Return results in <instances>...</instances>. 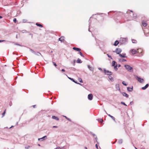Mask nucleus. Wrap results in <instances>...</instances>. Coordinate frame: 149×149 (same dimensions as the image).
Segmentation results:
<instances>
[{
	"label": "nucleus",
	"mask_w": 149,
	"mask_h": 149,
	"mask_svg": "<svg viewBox=\"0 0 149 149\" xmlns=\"http://www.w3.org/2000/svg\"><path fill=\"white\" fill-rule=\"evenodd\" d=\"M38 55H38V54H37Z\"/></svg>",
	"instance_id": "nucleus-49"
},
{
	"label": "nucleus",
	"mask_w": 149,
	"mask_h": 149,
	"mask_svg": "<svg viewBox=\"0 0 149 149\" xmlns=\"http://www.w3.org/2000/svg\"><path fill=\"white\" fill-rule=\"evenodd\" d=\"M37 53L39 54L40 55L42 56V54H41L39 52H38Z\"/></svg>",
	"instance_id": "nucleus-40"
},
{
	"label": "nucleus",
	"mask_w": 149,
	"mask_h": 149,
	"mask_svg": "<svg viewBox=\"0 0 149 149\" xmlns=\"http://www.w3.org/2000/svg\"><path fill=\"white\" fill-rule=\"evenodd\" d=\"M121 103L122 104H123L124 105L127 106V105L124 102H121Z\"/></svg>",
	"instance_id": "nucleus-33"
},
{
	"label": "nucleus",
	"mask_w": 149,
	"mask_h": 149,
	"mask_svg": "<svg viewBox=\"0 0 149 149\" xmlns=\"http://www.w3.org/2000/svg\"><path fill=\"white\" fill-rule=\"evenodd\" d=\"M109 79L111 81H112L113 80V78L111 76L109 77Z\"/></svg>",
	"instance_id": "nucleus-27"
},
{
	"label": "nucleus",
	"mask_w": 149,
	"mask_h": 149,
	"mask_svg": "<svg viewBox=\"0 0 149 149\" xmlns=\"http://www.w3.org/2000/svg\"><path fill=\"white\" fill-rule=\"evenodd\" d=\"M132 42L133 43H136L137 42L136 40L134 39H132Z\"/></svg>",
	"instance_id": "nucleus-22"
},
{
	"label": "nucleus",
	"mask_w": 149,
	"mask_h": 149,
	"mask_svg": "<svg viewBox=\"0 0 149 149\" xmlns=\"http://www.w3.org/2000/svg\"><path fill=\"white\" fill-rule=\"evenodd\" d=\"M126 69L129 71L130 72H132L133 71V69L129 65H125V66Z\"/></svg>",
	"instance_id": "nucleus-2"
},
{
	"label": "nucleus",
	"mask_w": 149,
	"mask_h": 149,
	"mask_svg": "<svg viewBox=\"0 0 149 149\" xmlns=\"http://www.w3.org/2000/svg\"><path fill=\"white\" fill-rule=\"evenodd\" d=\"M73 49L78 52H80L81 50V49L79 48L74 47L73 48Z\"/></svg>",
	"instance_id": "nucleus-10"
},
{
	"label": "nucleus",
	"mask_w": 149,
	"mask_h": 149,
	"mask_svg": "<svg viewBox=\"0 0 149 149\" xmlns=\"http://www.w3.org/2000/svg\"><path fill=\"white\" fill-rule=\"evenodd\" d=\"M2 17L1 16H0V18H2Z\"/></svg>",
	"instance_id": "nucleus-44"
},
{
	"label": "nucleus",
	"mask_w": 149,
	"mask_h": 149,
	"mask_svg": "<svg viewBox=\"0 0 149 149\" xmlns=\"http://www.w3.org/2000/svg\"><path fill=\"white\" fill-rule=\"evenodd\" d=\"M85 148L86 149H87V147H85Z\"/></svg>",
	"instance_id": "nucleus-45"
},
{
	"label": "nucleus",
	"mask_w": 149,
	"mask_h": 149,
	"mask_svg": "<svg viewBox=\"0 0 149 149\" xmlns=\"http://www.w3.org/2000/svg\"><path fill=\"white\" fill-rule=\"evenodd\" d=\"M105 111V112H106V113H107V115H108L110 117H111V118L114 121H115V118H114V117H113V116H111V115H110V114H108V113H107V112L106 111Z\"/></svg>",
	"instance_id": "nucleus-9"
},
{
	"label": "nucleus",
	"mask_w": 149,
	"mask_h": 149,
	"mask_svg": "<svg viewBox=\"0 0 149 149\" xmlns=\"http://www.w3.org/2000/svg\"><path fill=\"white\" fill-rule=\"evenodd\" d=\"M79 82L80 83H82L83 81H82V79L81 78H79Z\"/></svg>",
	"instance_id": "nucleus-28"
},
{
	"label": "nucleus",
	"mask_w": 149,
	"mask_h": 149,
	"mask_svg": "<svg viewBox=\"0 0 149 149\" xmlns=\"http://www.w3.org/2000/svg\"><path fill=\"white\" fill-rule=\"evenodd\" d=\"M16 45H19L18 44H16Z\"/></svg>",
	"instance_id": "nucleus-46"
},
{
	"label": "nucleus",
	"mask_w": 149,
	"mask_h": 149,
	"mask_svg": "<svg viewBox=\"0 0 149 149\" xmlns=\"http://www.w3.org/2000/svg\"><path fill=\"white\" fill-rule=\"evenodd\" d=\"M77 62L78 63H81L82 62L81 61L80 59L78 58L77 61Z\"/></svg>",
	"instance_id": "nucleus-19"
},
{
	"label": "nucleus",
	"mask_w": 149,
	"mask_h": 149,
	"mask_svg": "<svg viewBox=\"0 0 149 149\" xmlns=\"http://www.w3.org/2000/svg\"><path fill=\"white\" fill-rule=\"evenodd\" d=\"M112 66H114V69L117 70L118 69L116 63L115 61H113L112 62Z\"/></svg>",
	"instance_id": "nucleus-4"
},
{
	"label": "nucleus",
	"mask_w": 149,
	"mask_h": 149,
	"mask_svg": "<svg viewBox=\"0 0 149 149\" xmlns=\"http://www.w3.org/2000/svg\"><path fill=\"white\" fill-rule=\"evenodd\" d=\"M61 71H62V72H65V70L64 69H63L61 70Z\"/></svg>",
	"instance_id": "nucleus-38"
},
{
	"label": "nucleus",
	"mask_w": 149,
	"mask_h": 149,
	"mask_svg": "<svg viewBox=\"0 0 149 149\" xmlns=\"http://www.w3.org/2000/svg\"><path fill=\"white\" fill-rule=\"evenodd\" d=\"M122 84L125 86H126L127 85V84L125 83V82L124 81H123L122 82Z\"/></svg>",
	"instance_id": "nucleus-24"
},
{
	"label": "nucleus",
	"mask_w": 149,
	"mask_h": 149,
	"mask_svg": "<svg viewBox=\"0 0 149 149\" xmlns=\"http://www.w3.org/2000/svg\"><path fill=\"white\" fill-rule=\"evenodd\" d=\"M38 55H38V54H37Z\"/></svg>",
	"instance_id": "nucleus-48"
},
{
	"label": "nucleus",
	"mask_w": 149,
	"mask_h": 149,
	"mask_svg": "<svg viewBox=\"0 0 149 149\" xmlns=\"http://www.w3.org/2000/svg\"><path fill=\"white\" fill-rule=\"evenodd\" d=\"M122 142H123V140L122 139H120V140H119L118 141V143L120 144L122 143Z\"/></svg>",
	"instance_id": "nucleus-23"
},
{
	"label": "nucleus",
	"mask_w": 149,
	"mask_h": 149,
	"mask_svg": "<svg viewBox=\"0 0 149 149\" xmlns=\"http://www.w3.org/2000/svg\"><path fill=\"white\" fill-rule=\"evenodd\" d=\"M119 43V42H118V41L117 40H116L115 41V42L114 44V45L115 46H116Z\"/></svg>",
	"instance_id": "nucleus-17"
},
{
	"label": "nucleus",
	"mask_w": 149,
	"mask_h": 149,
	"mask_svg": "<svg viewBox=\"0 0 149 149\" xmlns=\"http://www.w3.org/2000/svg\"><path fill=\"white\" fill-rule=\"evenodd\" d=\"M107 55H108V56L109 57V58H111V56H109V55L108 54H107Z\"/></svg>",
	"instance_id": "nucleus-39"
},
{
	"label": "nucleus",
	"mask_w": 149,
	"mask_h": 149,
	"mask_svg": "<svg viewBox=\"0 0 149 149\" xmlns=\"http://www.w3.org/2000/svg\"><path fill=\"white\" fill-rule=\"evenodd\" d=\"M61 149V148L60 147H58L56 149Z\"/></svg>",
	"instance_id": "nucleus-36"
},
{
	"label": "nucleus",
	"mask_w": 149,
	"mask_h": 149,
	"mask_svg": "<svg viewBox=\"0 0 149 149\" xmlns=\"http://www.w3.org/2000/svg\"><path fill=\"white\" fill-rule=\"evenodd\" d=\"M95 146H96V148H97V149H98V146L97 145V144H96L95 145Z\"/></svg>",
	"instance_id": "nucleus-35"
},
{
	"label": "nucleus",
	"mask_w": 149,
	"mask_h": 149,
	"mask_svg": "<svg viewBox=\"0 0 149 149\" xmlns=\"http://www.w3.org/2000/svg\"><path fill=\"white\" fill-rule=\"evenodd\" d=\"M53 63L54 64V65L56 67L57 66V65L55 63V62H53Z\"/></svg>",
	"instance_id": "nucleus-31"
},
{
	"label": "nucleus",
	"mask_w": 149,
	"mask_h": 149,
	"mask_svg": "<svg viewBox=\"0 0 149 149\" xmlns=\"http://www.w3.org/2000/svg\"><path fill=\"white\" fill-rule=\"evenodd\" d=\"M45 137H46V136H45L44 137H43L42 138H40V139H38V140H40V139H43L44 138H45Z\"/></svg>",
	"instance_id": "nucleus-30"
},
{
	"label": "nucleus",
	"mask_w": 149,
	"mask_h": 149,
	"mask_svg": "<svg viewBox=\"0 0 149 149\" xmlns=\"http://www.w3.org/2000/svg\"><path fill=\"white\" fill-rule=\"evenodd\" d=\"M123 96H125L126 97H129L128 95L125 92L123 93Z\"/></svg>",
	"instance_id": "nucleus-16"
},
{
	"label": "nucleus",
	"mask_w": 149,
	"mask_h": 149,
	"mask_svg": "<svg viewBox=\"0 0 149 149\" xmlns=\"http://www.w3.org/2000/svg\"><path fill=\"white\" fill-rule=\"evenodd\" d=\"M99 69L100 70H102V69L101 68H99Z\"/></svg>",
	"instance_id": "nucleus-42"
},
{
	"label": "nucleus",
	"mask_w": 149,
	"mask_h": 149,
	"mask_svg": "<svg viewBox=\"0 0 149 149\" xmlns=\"http://www.w3.org/2000/svg\"><path fill=\"white\" fill-rule=\"evenodd\" d=\"M59 40L61 42H64V36H62L59 38Z\"/></svg>",
	"instance_id": "nucleus-11"
},
{
	"label": "nucleus",
	"mask_w": 149,
	"mask_h": 149,
	"mask_svg": "<svg viewBox=\"0 0 149 149\" xmlns=\"http://www.w3.org/2000/svg\"><path fill=\"white\" fill-rule=\"evenodd\" d=\"M93 98V96L92 94H89L88 95V98L90 100H92Z\"/></svg>",
	"instance_id": "nucleus-8"
},
{
	"label": "nucleus",
	"mask_w": 149,
	"mask_h": 149,
	"mask_svg": "<svg viewBox=\"0 0 149 149\" xmlns=\"http://www.w3.org/2000/svg\"><path fill=\"white\" fill-rule=\"evenodd\" d=\"M130 12L133 13V11H131V10H128V11H127V13L128 14V13H130Z\"/></svg>",
	"instance_id": "nucleus-29"
},
{
	"label": "nucleus",
	"mask_w": 149,
	"mask_h": 149,
	"mask_svg": "<svg viewBox=\"0 0 149 149\" xmlns=\"http://www.w3.org/2000/svg\"><path fill=\"white\" fill-rule=\"evenodd\" d=\"M36 25L38 26H40V27H43L42 25L41 24H40L38 23H36Z\"/></svg>",
	"instance_id": "nucleus-20"
},
{
	"label": "nucleus",
	"mask_w": 149,
	"mask_h": 149,
	"mask_svg": "<svg viewBox=\"0 0 149 149\" xmlns=\"http://www.w3.org/2000/svg\"><path fill=\"white\" fill-rule=\"evenodd\" d=\"M52 118L53 119H55L57 120H59V118L58 117H56L55 116H52Z\"/></svg>",
	"instance_id": "nucleus-15"
},
{
	"label": "nucleus",
	"mask_w": 149,
	"mask_h": 149,
	"mask_svg": "<svg viewBox=\"0 0 149 149\" xmlns=\"http://www.w3.org/2000/svg\"><path fill=\"white\" fill-rule=\"evenodd\" d=\"M33 107L34 108L35 107V106H36V105H33Z\"/></svg>",
	"instance_id": "nucleus-43"
},
{
	"label": "nucleus",
	"mask_w": 149,
	"mask_h": 149,
	"mask_svg": "<svg viewBox=\"0 0 149 149\" xmlns=\"http://www.w3.org/2000/svg\"><path fill=\"white\" fill-rule=\"evenodd\" d=\"M68 78L69 79H70V80H72V81H73V82H74V83H77V84H80L79 83H77V82H76L74 79H72V78H70V77H68Z\"/></svg>",
	"instance_id": "nucleus-18"
},
{
	"label": "nucleus",
	"mask_w": 149,
	"mask_h": 149,
	"mask_svg": "<svg viewBox=\"0 0 149 149\" xmlns=\"http://www.w3.org/2000/svg\"><path fill=\"white\" fill-rule=\"evenodd\" d=\"M103 121V120L102 119V122Z\"/></svg>",
	"instance_id": "nucleus-47"
},
{
	"label": "nucleus",
	"mask_w": 149,
	"mask_h": 149,
	"mask_svg": "<svg viewBox=\"0 0 149 149\" xmlns=\"http://www.w3.org/2000/svg\"><path fill=\"white\" fill-rule=\"evenodd\" d=\"M53 127L56 128V127H57L56 126H54Z\"/></svg>",
	"instance_id": "nucleus-41"
},
{
	"label": "nucleus",
	"mask_w": 149,
	"mask_h": 149,
	"mask_svg": "<svg viewBox=\"0 0 149 149\" xmlns=\"http://www.w3.org/2000/svg\"><path fill=\"white\" fill-rule=\"evenodd\" d=\"M79 54H80V55L81 56H84L82 54L80 51L79 52Z\"/></svg>",
	"instance_id": "nucleus-32"
},
{
	"label": "nucleus",
	"mask_w": 149,
	"mask_h": 149,
	"mask_svg": "<svg viewBox=\"0 0 149 149\" xmlns=\"http://www.w3.org/2000/svg\"><path fill=\"white\" fill-rule=\"evenodd\" d=\"M127 39L126 38H121L120 40V42L121 44L126 43L127 42Z\"/></svg>",
	"instance_id": "nucleus-1"
},
{
	"label": "nucleus",
	"mask_w": 149,
	"mask_h": 149,
	"mask_svg": "<svg viewBox=\"0 0 149 149\" xmlns=\"http://www.w3.org/2000/svg\"><path fill=\"white\" fill-rule=\"evenodd\" d=\"M125 54H123V55H122L121 54H119V56H120V57H125Z\"/></svg>",
	"instance_id": "nucleus-21"
},
{
	"label": "nucleus",
	"mask_w": 149,
	"mask_h": 149,
	"mask_svg": "<svg viewBox=\"0 0 149 149\" xmlns=\"http://www.w3.org/2000/svg\"><path fill=\"white\" fill-rule=\"evenodd\" d=\"M136 149H137V148H136Z\"/></svg>",
	"instance_id": "nucleus-50"
},
{
	"label": "nucleus",
	"mask_w": 149,
	"mask_h": 149,
	"mask_svg": "<svg viewBox=\"0 0 149 149\" xmlns=\"http://www.w3.org/2000/svg\"><path fill=\"white\" fill-rule=\"evenodd\" d=\"M127 89L128 91L131 92L133 90V87L132 86V87H127Z\"/></svg>",
	"instance_id": "nucleus-12"
},
{
	"label": "nucleus",
	"mask_w": 149,
	"mask_h": 149,
	"mask_svg": "<svg viewBox=\"0 0 149 149\" xmlns=\"http://www.w3.org/2000/svg\"><path fill=\"white\" fill-rule=\"evenodd\" d=\"M6 109L4 111L3 113L2 114V117H3L4 115V114L6 113Z\"/></svg>",
	"instance_id": "nucleus-25"
},
{
	"label": "nucleus",
	"mask_w": 149,
	"mask_h": 149,
	"mask_svg": "<svg viewBox=\"0 0 149 149\" xmlns=\"http://www.w3.org/2000/svg\"><path fill=\"white\" fill-rule=\"evenodd\" d=\"M13 21L15 23H16L17 22V19H16L15 18L13 19Z\"/></svg>",
	"instance_id": "nucleus-26"
},
{
	"label": "nucleus",
	"mask_w": 149,
	"mask_h": 149,
	"mask_svg": "<svg viewBox=\"0 0 149 149\" xmlns=\"http://www.w3.org/2000/svg\"><path fill=\"white\" fill-rule=\"evenodd\" d=\"M148 86L149 84H147L145 85V86L142 87V89L143 90H145L146 88H147L148 87Z\"/></svg>",
	"instance_id": "nucleus-13"
},
{
	"label": "nucleus",
	"mask_w": 149,
	"mask_h": 149,
	"mask_svg": "<svg viewBox=\"0 0 149 149\" xmlns=\"http://www.w3.org/2000/svg\"><path fill=\"white\" fill-rule=\"evenodd\" d=\"M4 41H5V40H0V42H4Z\"/></svg>",
	"instance_id": "nucleus-34"
},
{
	"label": "nucleus",
	"mask_w": 149,
	"mask_h": 149,
	"mask_svg": "<svg viewBox=\"0 0 149 149\" xmlns=\"http://www.w3.org/2000/svg\"><path fill=\"white\" fill-rule=\"evenodd\" d=\"M65 118L66 119H67V120H69V118H68L67 117H66V116H65Z\"/></svg>",
	"instance_id": "nucleus-37"
},
{
	"label": "nucleus",
	"mask_w": 149,
	"mask_h": 149,
	"mask_svg": "<svg viewBox=\"0 0 149 149\" xmlns=\"http://www.w3.org/2000/svg\"><path fill=\"white\" fill-rule=\"evenodd\" d=\"M137 79L138 81L140 83H142L143 81V79L139 77H137Z\"/></svg>",
	"instance_id": "nucleus-7"
},
{
	"label": "nucleus",
	"mask_w": 149,
	"mask_h": 149,
	"mask_svg": "<svg viewBox=\"0 0 149 149\" xmlns=\"http://www.w3.org/2000/svg\"><path fill=\"white\" fill-rule=\"evenodd\" d=\"M138 50V49L137 50L134 49H132L130 51L132 54H134L137 53Z\"/></svg>",
	"instance_id": "nucleus-6"
},
{
	"label": "nucleus",
	"mask_w": 149,
	"mask_h": 149,
	"mask_svg": "<svg viewBox=\"0 0 149 149\" xmlns=\"http://www.w3.org/2000/svg\"><path fill=\"white\" fill-rule=\"evenodd\" d=\"M147 24L146 22H144V21L143 22L142 25L143 26H144V27H146L147 26Z\"/></svg>",
	"instance_id": "nucleus-14"
},
{
	"label": "nucleus",
	"mask_w": 149,
	"mask_h": 149,
	"mask_svg": "<svg viewBox=\"0 0 149 149\" xmlns=\"http://www.w3.org/2000/svg\"><path fill=\"white\" fill-rule=\"evenodd\" d=\"M104 71L105 74L111 75L112 74V72H111L106 70L105 69H104Z\"/></svg>",
	"instance_id": "nucleus-3"
},
{
	"label": "nucleus",
	"mask_w": 149,
	"mask_h": 149,
	"mask_svg": "<svg viewBox=\"0 0 149 149\" xmlns=\"http://www.w3.org/2000/svg\"><path fill=\"white\" fill-rule=\"evenodd\" d=\"M121 50L118 48H116L115 50V51H113V52H115L117 54H120L121 52Z\"/></svg>",
	"instance_id": "nucleus-5"
}]
</instances>
